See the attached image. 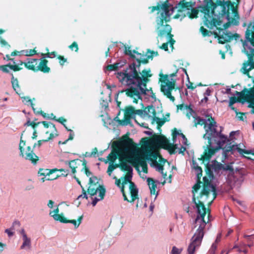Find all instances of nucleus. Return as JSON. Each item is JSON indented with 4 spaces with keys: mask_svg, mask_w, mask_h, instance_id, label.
<instances>
[{
    "mask_svg": "<svg viewBox=\"0 0 254 254\" xmlns=\"http://www.w3.org/2000/svg\"><path fill=\"white\" fill-rule=\"evenodd\" d=\"M204 24L209 29L213 28L220 22L221 18H225L230 23L237 25L240 17L234 5L225 0H205L203 6Z\"/></svg>",
    "mask_w": 254,
    "mask_h": 254,
    "instance_id": "nucleus-1",
    "label": "nucleus"
},
{
    "mask_svg": "<svg viewBox=\"0 0 254 254\" xmlns=\"http://www.w3.org/2000/svg\"><path fill=\"white\" fill-rule=\"evenodd\" d=\"M192 116L195 119L194 124L195 127L198 125H204L205 134L203 138L208 140V144L204 148L205 156L209 159L214 155L215 151L221 148L229 139L227 136L221 133V129L219 131L216 130V123L211 117V119L209 118L203 119L197 116L196 113Z\"/></svg>",
    "mask_w": 254,
    "mask_h": 254,
    "instance_id": "nucleus-2",
    "label": "nucleus"
},
{
    "mask_svg": "<svg viewBox=\"0 0 254 254\" xmlns=\"http://www.w3.org/2000/svg\"><path fill=\"white\" fill-rule=\"evenodd\" d=\"M135 64H130L128 67L124 69L123 71L118 72L117 77L119 81L123 85L129 86H135L138 87L141 92H144V90L141 88L140 86H145L149 79L148 77L152 76L151 70L149 68L145 69L140 71L139 64L138 62Z\"/></svg>",
    "mask_w": 254,
    "mask_h": 254,
    "instance_id": "nucleus-3",
    "label": "nucleus"
},
{
    "mask_svg": "<svg viewBox=\"0 0 254 254\" xmlns=\"http://www.w3.org/2000/svg\"><path fill=\"white\" fill-rule=\"evenodd\" d=\"M161 9V16H158L156 19L158 43L159 40H162L164 39L170 40L169 39H173V36L171 33L172 30L171 26L168 24H164L163 21L166 22L170 21V17L173 13L174 8L171 5L164 4L162 5Z\"/></svg>",
    "mask_w": 254,
    "mask_h": 254,
    "instance_id": "nucleus-4",
    "label": "nucleus"
},
{
    "mask_svg": "<svg viewBox=\"0 0 254 254\" xmlns=\"http://www.w3.org/2000/svg\"><path fill=\"white\" fill-rule=\"evenodd\" d=\"M192 193H193L192 202L194 203L193 207L196 209L197 213L196 217L193 223L194 225L193 228L196 227L198 225V227L193 236L203 237L204 235V229L207 224L204 220V217L206 215V208L204 204L200 201H199V203L196 202L193 190H192Z\"/></svg>",
    "mask_w": 254,
    "mask_h": 254,
    "instance_id": "nucleus-5",
    "label": "nucleus"
},
{
    "mask_svg": "<svg viewBox=\"0 0 254 254\" xmlns=\"http://www.w3.org/2000/svg\"><path fill=\"white\" fill-rule=\"evenodd\" d=\"M224 18H221L220 22L216 24V26L212 28L214 30V33L216 36L218 37L219 43H224L225 41L229 42L234 39L237 41L240 39V35L238 34H233L228 32L226 29L230 25H233L228 20L226 24L222 25V21Z\"/></svg>",
    "mask_w": 254,
    "mask_h": 254,
    "instance_id": "nucleus-6",
    "label": "nucleus"
},
{
    "mask_svg": "<svg viewBox=\"0 0 254 254\" xmlns=\"http://www.w3.org/2000/svg\"><path fill=\"white\" fill-rule=\"evenodd\" d=\"M176 76L177 72L169 75H160V81L162 82L161 91L172 102L175 101V98L172 96L171 91L175 88L176 80L173 79V77Z\"/></svg>",
    "mask_w": 254,
    "mask_h": 254,
    "instance_id": "nucleus-7",
    "label": "nucleus"
},
{
    "mask_svg": "<svg viewBox=\"0 0 254 254\" xmlns=\"http://www.w3.org/2000/svg\"><path fill=\"white\" fill-rule=\"evenodd\" d=\"M140 87L144 90V92L140 91L138 87L133 86L127 87L125 90L126 95L131 98L133 102L137 103L138 99H142V96H148L151 94V92H153L151 88L150 89L147 88V83H145V86L141 85Z\"/></svg>",
    "mask_w": 254,
    "mask_h": 254,
    "instance_id": "nucleus-8",
    "label": "nucleus"
},
{
    "mask_svg": "<svg viewBox=\"0 0 254 254\" xmlns=\"http://www.w3.org/2000/svg\"><path fill=\"white\" fill-rule=\"evenodd\" d=\"M47 63L48 61L46 60L27 58L24 64L25 67L29 69L36 71L41 70L44 73H48L50 69L47 65Z\"/></svg>",
    "mask_w": 254,
    "mask_h": 254,
    "instance_id": "nucleus-9",
    "label": "nucleus"
},
{
    "mask_svg": "<svg viewBox=\"0 0 254 254\" xmlns=\"http://www.w3.org/2000/svg\"><path fill=\"white\" fill-rule=\"evenodd\" d=\"M208 170V176L210 179L213 180L214 179L212 169L215 173H218L220 170L224 171H229L231 173L234 172V169L231 164H227L224 165L216 160L211 161V164L208 163L207 165Z\"/></svg>",
    "mask_w": 254,
    "mask_h": 254,
    "instance_id": "nucleus-10",
    "label": "nucleus"
},
{
    "mask_svg": "<svg viewBox=\"0 0 254 254\" xmlns=\"http://www.w3.org/2000/svg\"><path fill=\"white\" fill-rule=\"evenodd\" d=\"M124 47L125 54L129 56V58L132 59V63L131 64H135L136 65H137L136 63L138 62L140 66L141 63L146 64L148 63L147 55H142L134 50L131 51L130 49V47H127L125 45H124Z\"/></svg>",
    "mask_w": 254,
    "mask_h": 254,
    "instance_id": "nucleus-11",
    "label": "nucleus"
},
{
    "mask_svg": "<svg viewBox=\"0 0 254 254\" xmlns=\"http://www.w3.org/2000/svg\"><path fill=\"white\" fill-rule=\"evenodd\" d=\"M145 116H148L152 119V123L156 122L158 124V128L162 127L166 121L164 118L160 117L159 114H157L155 107L152 105L148 106L145 110Z\"/></svg>",
    "mask_w": 254,
    "mask_h": 254,
    "instance_id": "nucleus-12",
    "label": "nucleus"
},
{
    "mask_svg": "<svg viewBox=\"0 0 254 254\" xmlns=\"http://www.w3.org/2000/svg\"><path fill=\"white\" fill-rule=\"evenodd\" d=\"M233 95H237L240 98L244 99L246 101L250 102L248 105L249 107H252V104L254 105V86L249 91H242L238 92L235 91V93L233 94Z\"/></svg>",
    "mask_w": 254,
    "mask_h": 254,
    "instance_id": "nucleus-13",
    "label": "nucleus"
},
{
    "mask_svg": "<svg viewBox=\"0 0 254 254\" xmlns=\"http://www.w3.org/2000/svg\"><path fill=\"white\" fill-rule=\"evenodd\" d=\"M203 237L192 236L189 245L187 252L188 254H194L196 249L201 245Z\"/></svg>",
    "mask_w": 254,
    "mask_h": 254,
    "instance_id": "nucleus-14",
    "label": "nucleus"
},
{
    "mask_svg": "<svg viewBox=\"0 0 254 254\" xmlns=\"http://www.w3.org/2000/svg\"><path fill=\"white\" fill-rule=\"evenodd\" d=\"M203 180L204 181V187L203 189V192L205 195H208L210 192H213L215 195H216V185L213 184L210 179V180H209V179L207 177H204L203 178Z\"/></svg>",
    "mask_w": 254,
    "mask_h": 254,
    "instance_id": "nucleus-15",
    "label": "nucleus"
},
{
    "mask_svg": "<svg viewBox=\"0 0 254 254\" xmlns=\"http://www.w3.org/2000/svg\"><path fill=\"white\" fill-rule=\"evenodd\" d=\"M117 155L119 156V159L122 162L121 163V168L122 170L127 171L128 172L133 171V169L131 165L127 163L126 161H123L127 157L126 153L122 152L121 149L120 148L118 151H117Z\"/></svg>",
    "mask_w": 254,
    "mask_h": 254,
    "instance_id": "nucleus-16",
    "label": "nucleus"
},
{
    "mask_svg": "<svg viewBox=\"0 0 254 254\" xmlns=\"http://www.w3.org/2000/svg\"><path fill=\"white\" fill-rule=\"evenodd\" d=\"M192 165L195 171L197 182V183L193 186V189L195 191H197L200 188V184H201L200 179L202 176V170L201 168L198 166L196 162H193Z\"/></svg>",
    "mask_w": 254,
    "mask_h": 254,
    "instance_id": "nucleus-17",
    "label": "nucleus"
},
{
    "mask_svg": "<svg viewBox=\"0 0 254 254\" xmlns=\"http://www.w3.org/2000/svg\"><path fill=\"white\" fill-rule=\"evenodd\" d=\"M23 157L25 158L26 160H29L32 162L33 164H35L36 163L37 160L38 159L37 156L35 155V154L33 152V151L31 149V147L28 146L27 147L26 151L24 154Z\"/></svg>",
    "mask_w": 254,
    "mask_h": 254,
    "instance_id": "nucleus-18",
    "label": "nucleus"
},
{
    "mask_svg": "<svg viewBox=\"0 0 254 254\" xmlns=\"http://www.w3.org/2000/svg\"><path fill=\"white\" fill-rule=\"evenodd\" d=\"M171 6L174 8V10L175 9H178V10L180 11L187 10L186 14L190 13V9L192 7V3L190 2H186L184 4L178 3L175 7H173L172 5Z\"/></svg>",
    "mask_w": 254,
    "mask_h": 254,
    "instance_id": "nucleus-19",
    "label": "nucleus"
},
{
    "mask_svg": "<svg viewBox=\"0 0 254 254\" xmlns=\"http://www.w3.org/2000/svg\"><path fill=\"white\" fill-rule=\"evenodd\" d=\"M147 182L149 187L151 194H155V199H156L158 195V192L156 193V189L158 184L159 183V182L157 181H154L153 179L150 178H148L147 179Z\"/></svg>",
    "mask_w": 254,
    "mask_h": 254,
    "instance_id": "nucleus-20",
    "label": "nucleus"
},
{
    "mask_svg": "<svg viewBox=\"0 0 254 254\" xmlns=\"http://www.w3.org/2000/svg\"><path fill=\"white\" fill-rule=\"evenodd\" d=\"M177 109H180L181 110H186L189 112L187 113V116L190 118V115H192L193 114L195 115V112L192 109V105L190 104L189 105L181 104L177 106Z\"/></svg>",
    "mask_w": 254,
    "mask_h": 254,
    "instance_id": "nucleus-21",
    "label": "nucleus"
},
{
    "mask_svg": "<svg viewBox=\"0 0 254 254\" xmlns=\"http://www.w3.org/2000/svg\"><path fill=\"white\" fill-rule=\"evenodd\" d=\"M169 40H167V39L164 40V39L162 40H160L161 42H163V43L162 46L159 45V44L157 43L158 47L161 49L164 50L165 51H167L168 50V44H169L170 47H171L172 49H173V45L175 43V41L173 39ZM158 43H159V42Z\"/></svg>",
    "mask_w": 254,
    "mask_h": 254,
    "instance_id": "nucleus-22",
    "label": "nucleus"
},
{
    "mask_svg": "<svg viewBox=\"0 0 254 254\" xmlns=\"http://www.w3.org/2000/svg\"><path fill=\"white\" fill-rule=\"evenodd\" d=\"M38 124H42L45 127L50 128V130L47 131L46 132V134H50V133H55L54 132L57 131L55 125L51 122L47 121L39 122H38Z\"/></svg>",
    "mask_w": 254,
    "mask_h": 254,
    "instance_id": "nucleus-23",
    "label": "nucleus"
},
{
    "mask_svg": "<svg viewBox=\"0 0 254 254\" xmlns=\"http://www.w3.org/2000/svg\"><path fill=\"white\" fill-rule=\"evenodd\" d=\"M232 146H234V148H232V151H230L231 154H233L236 150H237L240 154H242L243 153L250 154L252 153V150H247L240 148V146H241V144H233Z\"/></svg>",
    "mask_w": 254,
    "mask_h": 254,
    "instance_id": "nucleus-24",
    "label": "nucleus"
},
{
    "mask_svg": "<svg viewBox=\"0 0 254 254\" xmlns=\"http://www.w3.org/2000/svg\"><path fill=\"white\" fill-rule=\"evenodd\" d=\"M226 143H227V144L225 145V147L222 148V147H223V146H222L221 148V149L222 148L223 150V155L224 156L225 159H226L228 158L229 153L230 152V151H232V148H234V146H232V145L231 144V142H229ZM219 149H220V148L216 150L215 151V152H216L217 151H218ZM215 153H214V154Z\"/></svg>",
    "mask_w": 254,
    "mask_h": 254,
    "instance_id": "nucleus-25",
    "label": "nucleus"
},
{
    "mask_svg": "<svg viewBox=\"0 0 254 254\" xmlns=\"http://www.w3.org/2000/svg\"><path fill=\"white\" fill-rule=\"evenodd\" d=\"M126 63L125 61H120L113 64L108 65L107 68V69L110 71L117 70L122 67L126 64Z\"/></svg>",
    "mask_w": 254,
    "mask_h": 254,
    "instance_id": "nucleus-26",
    "label": "nucleus"
},
{
    "mask_svg": "<svg viewBox=\"0 0 254 254\" xmlns=\"http://www.w3.org/2000/svg\"><path fill=\"white\" fill-rule=\"evenodd\" d=\"M129 190L132 197V201L137 198L138 195V189L134 183L131 182L129 186Z\"/></svg>",
    "mask_w": 254,
    "mask_h": 254,
    "instance_id": "nucleus-27",
    "label": "nucleus"
},
{
    "mask_svg": "<svg viewBox=\"0 0 254 254\" xmlns=\"http://www.w3.org/2000/svg\"><path fill=\"white\" fill-rule=\"evenodd\" d=\"M106 193V189L103 186H99L96 188V192L95 195H97V197L101 199H103Z\"/></svg>",
    "mask_w": 254,
    "mask_h": 254,
    "instance_id": "nucleus-28",
    "label": "nucleus"
},
{
    "mask_svg": "<svg viewBox=\"0 0 254 254\" xmlns=\"http://www.w3.org/2000/svg\"><path fill=\"white\" fill-rule=\"evenodd\" d=\"M11 61L13 62V64H11L10 63H9L8 64V66L11 69H13L14 71H18L21 69V68H19L18 67L19 65H22L23 64H24L25 62H23L21 61H19L18 62L15 63L13 59H11Z\"/></svg>",
    "mask_w": 254,
    "mask_h": 254,
    "instance_id": "nucleus-29",
    "label": "nucleus"
},
{
    "mask_svg": "<svg viewBox=\"0 0 254 254\" xmlns=\"http://www.w3.org/2000/svg\"><path fill=\"white\" fill-rule=\"evenodd\" d=\"M136 161L142 167V171L144 173H146L147 172V164L146 161L140 157L137 158Z\"/></svg>",
    "mask_w": 254,
    "mask_h": 254,
    "instance_id": "nucleus-30",
    "label": "nucleus"
},
{
    "mask_svg": "<svg viewBox=\"0 0 254 254\" xmlns=\"http://www.w3.org/2000/svg\"><path fill=\"white\" fill-rule=\"evenodd\" d=\"M57 135V134L56 133H50V136L48 138H47V139L39 140L37 143L34 144L33 147L35 148L37 145H38V147H40L42 145L43 142H47L50 140L53 139Z\"/></svg>",
    "mask_w": 254,
    "mask_h": 254,
    "instance_id": "nucleus-31",
    "label": "nucleus"
},
{
    "mask_svg": "<svg viewBox=\"0 0 254 254\" xmlns=\"http://www.w3.org/2000/svg\"><path fill=\"white\" fill-rule=\"evenodd\" d=\"M23 243L22 245L20 247L21 249H24L26 247L28 248H30L31 247V240L30 238H28L27 236H24V238H22Z\"/></svg>",
    "mask_w": 254,
    "mask_h": 254,
    "instance_id": "nucleus-32",
    "label": "nucleus"
},
{
    "mask_svg": "<svg viewBox=\"0 0 254 254\" xmlns=\"http://www.w3.org/2000/svg\"><path fill=\"white\" fill-rule=\"evenodd\" d=\"M126 116L129 118H134L135 115V110L134 108L129 107L126 110Z\"/></svg>",
    "mask_w": 254,
    "mask_h": 254,
    "instance_id": "nucleus-33",
    "label": "nucleus"
},
{
    "mask_svg": "<svg viewBox=\"0 0 254 254\" xmlns=\"http://www.w3.org/2000/svg\"><path fill=\"white\" fill-rule=\"evenodd\" d=\"M158 157V154L155 152H151L149 155H147L146 159L151 164L152 162L157 161Z\"/></svg>",
    "mask_w": 254,
    "mask_h": 254,
    "instance_id": "nucleus-34",
    "label": "nucleus"
},
{
    "mask_svg": "<svg viewBox=\"0 0 254 254\" xmlns=\"http://www.w3.org/2000/svg\"><path fill=\"white\" fill-rule=\"evenodd\" d=\"M82 219H83L82 216L79 217L77 220L78 223L75 220H65V222H64V223H72L74 225L75 228H77L79 227L80 223H81Z\"/></svg>",
    "mask_w": 254,
    "mask_h": 254,
    "instance_id": "nucleus-35",
    "label": "nucleus"
},
{
    "mask_svg": "<svg viewBox=\"0 0 254 254\" xmlns=\"http://www.w3.org/2000/svg\"><path fill=\"white\" fill-rule=\"evenodd\" d=\"M151 166L155 168L156 170L161 173L163 171V166L159 164L157 161L152 162Z\"/></svg>",
    "mask_w": 254,
    "mask_h": 254,
    "instance_id": "nucleus-36",
    "label": "nucleus"
},
{
    "mask_svg": "<svg viewBox=\"0 0 254 254\" xmlns=\"http://www.w3.org/2000/svg\"><path fill=\"white\" fill-rule=\"evenodd\" d=\"M22 102L25 104L28 105L29 104L31 107L32 108V109L34 113H36L35 112V108L34 107V104L32 102L31 100L29 99L28 97H22Z\"/></svg>",
    "mask_w": 254,
    "mask_h": 254,
    "instance_id": "nucleus-37",
    "label": "nucleus"
},
{
    "mask_svg": "<svg viewBox=\"0 0 254 254\" xmlns=\"http://www.w3.org/2000/svg\"><path fill=\"white\" fill-rule=\"evenodd\" d=\"M11 84L13 89L16 91L17 89L19 88V84L18 80L16 78H15L13 75L12 74L11 78Z\"/></svg>",
    "mask_w": 254,
    "mask_h": 254,
    "instance_id": "nucleus-38",
    "label": "nucleus"
},
{
    "mask_svg": "<svg viewBox=\"0 0 254 254\" xmlns=\"http://www.w3.org/2000/svg\"><path fill=\"white\" fill-rule=\"evenodd\" d=\"M51 216L53 217L54 220L56 221H59L62 223H64V222H65V219L59 214H54L53 215Z\"/></svg>",
    "mask_w": 254,
    "mask_h": 254,
    "instance_id": "nucleus-39",
    "label": "nucleus"
},
{
    "mask_svg": "<svg viewBox=\"0 0 254 254\" xmlns=\"http://www.w3.org/2000/svg\"><path fill=\"white\" fill-rule=\"evenodd\" d=\"M198 11L194 8H190V10L189 17L191 18H194L197 17V15L198 14Z\"/></svg>",
    "mask_w": 254,
    "mask_h": 254,
    "instance_id": "nucleus-40",
    "label": "nucleus"
},
{
    "mask_svg": "<svg viewBox=\"0 0 254 254\" xmlns=\"http://www.w3.org/2000/svg\"><path fill=\"white\" fill-rule=\"evenodd\" d=\"M50 173V171L48 169H41L39 170L38 174L40 176L46 177Z\"/></svg>",
    "mask_w": 254,
    "mask_h": 254,
    "instance_id": "nucleus-41",
    "label": "nucleus"
},
{
    "mask_svg": "<svg viewBox=\"0 0 254 254\" xmlns=\"http://www.w3.org/2000/svg\"><path fill=\"white\" fill-rule=\"evenodd\" d=\"M20 226V221H18V220H15L14 221L13 223H12V226L10 227V228H9L12 231H13V230L16 229L17 228H19Z\"/></svg>",
    "mask_w": 254,
    "mask_h": 254,
    "instance_id": "nucleus-42",
    "label": "nucleus"
},
{
    "mask_svg": "<svg viewBox=\"0 0 254 254\" xmlns=\"http://www.w3.org/2000/svg\"><path fill=\"white\" fill-rule=\"evenodd\" d=\"M35 51L34 50H23L20 52V53L22 55H25L26 56H29L33 55L35 54Z\"/></svg>",
    "mask_w": 254,
    "mask_h": 254,
    "instance_id": "nucleus-43",
    "label": "nucleus"
},
{
    "mask_svg": "<svg viewBox=\"0 0 254 254\" xmlns=\"http://www.w3.org/2000/svg\"><path fill=\"white\" fill-rule=\"evenodd\" d=\"M117 159V155L115 153H111L108 156V159L110 161V163H114Z\"/></svg>",
    "mask_w": 254,
    "mask_h": 254,
    "instance_id": "nucleus-44",
    "label": "nucleus"
},
{
    "mask_svg": "<svg viewBox=\"0 0 254 254\" xmlns=\"http://www.w3.org/2000/svg\"><path fill=\"white\" fill-rule=\"evenodd\" d=\"M76 161V160H72L68 163L69 166L71 168V171L73 173H74L76 171H75Z\"/></svg>",
    "mask_w": 254,
    "mask_h": 254,
    "instance_id": "nucleus-45",
    "label": "nucleus"
},
{
    "mask_svg": "<svg viewBox=\"0 0 254 254\" xmlns=\"http://www.w3.org/2000/svg\"><path fill=\"white\" fill-rule=\"evenodd\" d=\"M88 193L90 194L91 196H93L95 195L96 192V189L92 188L91 186H89L88 190Z\"/></svg>",
    "mask_w": 254,
    "mask_h": 254,
    "instance_id": "nucleus-46",
    "label": "nucleus"
},
{
    "mask_svg": "<svg viewBox=\"0 0 254 254\" xmlns=\"http://www.w3.org/2000/svg\"><path fill=\"white\" fill-rule=\"evenodd\" d=\"M132 172L133 171H130L127 172V175H126L125 177V179L126 181L128 182L130 184L131 182V179L132 177Z\"/></svg>",
    "mask_w": 254,
    "mask_h": 254,
    "instance_id": "nucleus-47",
    "label": "nucleus"
},
{
    "mask_svg": "<svg viewBox=\"0 0 254 254\" xmlns=\"http://www.w3.org/2000/svg\"><path fill=\"white\" fill-rule=\"evenodd\" d=\"M182 251V249H179L177 248L176 247L174 246L172 248V250L171 252V254H181Z\"/></svg>",
    "mask_w": 254,
    "mask_h": 254,
    "instance_id": "nucleus-48",
    "label": "nucleus"
},
{
    "mask_svg": "<svg viewBox=\"0 0 254 254\" xmlns=\"http://www.w3.org/2000/svg\"><path fill=\"white\" fill-rule=\"evenodd\" d=\"M217 244H215L214 243H213L212 245H211V247L210 248V249H209V254H215V251L217 249Z\"/></svg>",
    "mask_w": 254,
    "mask_h": 254,
    "instance_id": "nucleus-49",
    "label": "nucleus"
},
{
    "mask_svg": "<svg viewBox=\"0 0 254 254\" xmlns=\"http://www.w3.org/2000/svg\"><path fill=\"white\" fill-rule=\"evenodd\" d=\"M200 31L201 32L202 34L204 36H210L211 33L209 32L207 30L203 28V27H201L200 29Z\"/></svg>",
    "mask_w": 254,
    "mask_h": 254,
    "instance_id": "nucleus-50",
    "label": "nucleus"
},
{
    "mask_svg": "<svg viewBox=\"0 0 254 254\" xmlns=\"http://www.w3.org/2000/svg\"><path fill=\"white\" fill-rule=\"evenodd\" d=\"M129 119L126 118L124 120H119L118 123L119 125L122 126H126L129 123Z\"/></svg>",
    "mask_w": 254,
    "mask_h": 254,
    "instance_id": "nucleus-51",
    "label": "nucleus"
},
{
    "mask_svg": "<svg viewBox=\"0 0 254 254\" xmlns=\"http://www.w3.org/2000/svg\"><path fill=\"white\" fill-rule=\"evenodd\" d=\"M25 142L21 140L20 142L19 143V148L20 151V155H21L22 156H24V153L23 152V146L25 145Z\"/></svg>",
    "mask_w": 254,
    "mask_h": 254,
    "instance_id": "nucleus-52",
    "label": "nucleus"
},
{
    "mask_svg": "<svg viewBox=\"0 0 254 254\" xmlns=\"http://www.w3.org/2000/svg\"><path fill=\"white\" fill-rule=\"evenodd\" d=\"M158 53L156 52H148L147 53V58L148 59L152 58L154 56H157Z\"/></svg>",
    "mask_w": 254,
    "mask_h": 254,
    "instance_id": "nucleus-53",
    "label": "nucleus"
},
{
    "mask_svg": "<svg viewBox=\"0 0 254 254\" xmlns=\"http://www.w3.org/2000/svg\"><path fill=\"white\" fill-rule=\"evenodd\" d=\"M69 49H70L71 50H73V49H75V52H77L78 50V45L76 42H74L72 45H70L69 46Z\"/></svg>",
    "mask_w": 254,
    "mask_h": 254,
    "instance_id": "nucleus-54",
    "label": "nucleus"
},
{
    "mask_svg": "<svg viewBox=\"0 0 254 254\" xmlns=\"http://www.w3.org/2000/svg\"><path fill=\"white\" fill-rule=\"evenodd\" d=\"M91 198L93 199L91 204L93 206H95L99 201L102 200V199L97 197H95L93 198V196H91Z\"/></svg>",
    "mask_w": 254,
    "mask_h": 254,
    "instance_id": "nucleus-55",
    "label": "nucleus"
},
{
    "mask_svg": "<svg viewBox=\"0 0 254 254\" xmlns=\"http://www.w3.org/2000/svg\"><path fill=\"white\" fill-rule=\"evenodd\" d=\"M138 115L140 116H145V110H135V115Z\"/></svg>",
    "mask_w": 254,
    "mask_h": 254,
    "instance_id": "nucleus-56",
    "label": "nucleus"
},
{
    "mask_svg": "<svg viewBox=\"0 0 254 254\" xmlns=\"http://www.w3.org/2000/svg\"><path fill=\"white\" fill-rule=\"evenodd\" d=\"M236 102H238V100L237 99L234 97L231 98L229 101V106H233V105Z\"/></svg>",
    "mask_w": 254,
    "mask_h": 254,
    "instance_id": "nucleus-57",
    "label": "nucleus"
},
{
    "mask_svg": "<svg viewBox=\"0 0 254 254\" xmlns=\"http://www.w3.org/2000/svg\"><path fill=\"white\" fill-rule=\"evenodd\" d=\"M236 132H237V131H231V132L230 133V135H229V136H230V138H228L227 137V138L229 139V140H228V141H226V142L224 143V144L225 143H227V142H231V141L233 139V136L236 134Z\"/></svg>",
    "mask_w": 254,
    "mask_h": 254,
    "instance_id": "nucleus-58",
    "label": "nucleus"
},
{
    "mask_svg": "<svg viewBox=\"0 0 254 254\" xmlns=\"http://www.w3.org/2000/svg\"><path fill=\"white\" fill-rule=\"evenodd\" d=\"M7 66H8V65H0V70L2 71L3 72L8 73L9 72V70L7 68Z\"/></svg>",
    "mask_w": 254,
    "mask_h": 254,
    "instance_id": "nucleus-59",
    "label": "nucleus"
},
{
    "mask_svg": "<svg viewBox=\"0 0 254 254\" xmlns=\"http://www.w3.org/2000/svg\"><path fill=\"white\" fill-rule=\"evenodd\" d=\"M68 131H69L70 132V134H69V137H68V139H67L65 142H64L63 143V144H64L68 140H72L73 138V135H74V134L73 133H72V130L71 129H66Z\"/></svg>",
    "mask_w": 254,
    "mask_h": 254,
    "instance_id": "nucleus-60",
    "label": "nucleus"
},
{
    "mask_svg": "<svg viewBox=\"0 0 254 254\" xmlns=\"http://www.w3.org/2000/svg\"><path fill=\"white\" fill-rule=\"evenodd\" d=\"M5 233H7L9 237H11L14 235V232L12 231L9 228L5 229Z\"/></svg>",
    "mask_w": 254,
    "mask_h": 254,
    "instance_id": "nucleus-61",
    "label": "nucleus"
},
{
    "mask_svg": "<svg viewBox=\"0 0 254 254\" xmlns=\"http://www.w3.org/2000/svg\"><path fill=\"white\" fill-rule=\"evenodd\" d=\"M44 55V57L43 58H52V57H55V54L54 52H52V53H47V54H44L43 55Z\"/></svg>",
    "mask_w": 254,
    "mask_h": 254,
    "instance_id": "nucleus-62",
    "label": "nucleus"
},
{
    "mask_svg": "<svg viewBox=\"0 0 254 254\" xmlns=\"http://www.w3.org/2000/svg\"><path fill=\"white\" fill-rule=\"evenodd\" d=\"M97 178L95 176H92L89 178V183L90 184L95 183L96 181H97Z\"/></svg>",
    "mask_w": 254,
    "mask_h": 254,
    "instance_id": "nucleus-63",
    "label": "nucleus"
},
{
    "mask_svg": "<svg viewBox=\"0 0 254 254\" xmlns=\"http://www.w3.org/2000/svg\"><path fill=\"white\" fill-rule=\"evenodd\" d=\"M37 113L40 114L44 118L49 119L51 118L50 117V115H47L46 113H43L42 111H40V112H38Z\"/></svg>",
    "mask_w": 254,
    "mask_h": 254,
    "instance_id": "nucleus-64",
    "label": "nucleus"
}]
</instances>
